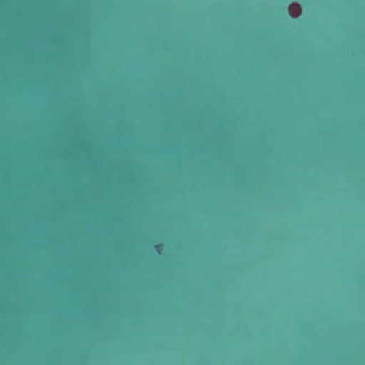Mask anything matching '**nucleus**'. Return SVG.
<instances>
[{
	"mask_svg": "<svg viewBox=\"0 0 365 365\" xmlns=\"http://www.w3.org/2000/svg\"><path fill=\"white\" fill-rule=\"evenodd\" d=\"M163 244L159 243L154 246L155 250H156L159 253H160L161 250H163Z\"/></svg>",
	"mask_w": 365,
	"mask_h": 365,
	"instance_id": "nucleus-1",
	"label": "nucleus"
}]
</instances>
